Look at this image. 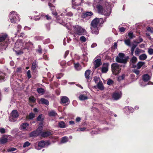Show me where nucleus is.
Here are the masks:
<instances>
[{
  "mask_svg": "<svg viewBox=\"0 0 153 153\" xmlns=\"http://www.w3.org/2000/svg\"><path fill=\"white\" fill-rule=\"evenodd\" d=\"M35 114L33 113H30L29 115L27 116L26 117L27 119L31 120L33 119L35 117Z\"/></svg>",
  "mask_w": 153,
  "mask_h": 153,
  "instance_id": "nucleus-24",
  "label": "nucleus"
},
{
  "mask_svg": "<svg viewBox=\"0 0 153 153\" xmlns=\"http://www.w3.org/2000/svg\"><path fill=\"white\" fill-rule=\"evenodd\" d=\"M29 101L30 102L35 103L36 102V99L33 96H30L29 98Z\"/></svg>",
  "mask_w": 153,
  "mask_h": 153,
  "instance_id": "nucleus-34",
  "label": "nucleus"
},
{
  "mask_svg": "<svg viewBox=\"0 0 153 153\" xmlns=\"http://www.w3.org/2000/svg\"><path fill=\"white\" fill-rule=\"evenodd\" d=\"M130 39H125L124 40L125 44L128 46H130L131 45Z\"/></svg>",
  "mask_w": 153,
  "mask_h": 153,
  "instance_id": "nucleus-41",
  "label": "nucleus"
},
{
  "mask_svg": "<svg viewBox=\"0 0 153 153\" xmlns=\"http://www.w3.org/2000/svg\"><path fill=\"white\" fill-rule=\"evenodd\" d=\"M122 94L121 92H115L113 93L112 95V97L115 100H119Z\"/></svg>",
  "mask_w": 153,
  "mask_h": 153,
  "instance_id": "nucleus-11",
  "label": "nucleus"
},
{
  "mask_svg": "<svg viewBox=\"0 0 153 153\" xmlns=\"http://www.w3.org/2000/svg\"><path fill=\"white\" fill-rule=\"evenodd\" d=\"M9 17L10 22L12 23H15L16 22H19V17L17 13L15 11H13L10 14Z\"/></svg>",
  "mask_w": 153,
  "mask_h": 153,
  "instance_id": "nucleus-6",
  "label": "nucleus"
},
{
  "mask_svg": "<svg viewBox=\"0 0 153 153\" xmlns=\"http://www.w3.org/2000/svg\"><path fill=\"white\" fill-rule=\"evenodd\" d=\"M17 32L18 33H20L21 29L22 28V26L20 25H18L17 27Z\"/></svg>",
  "mask_w": 153,
  "mask_h": 153,
  "instance_id": "nucleus-56",
  "label": "nucleus"
},
{
  "mask_svg": "<svg viewBox=\"0 0 153 153\" xmlns=\"http://www.w3.org/2000/svg\"><path fill=\"white\" fill-rule=\"evenodd\" d=\"M98 13H99L103 14L105 16H108L110 15L111 13V9L109 7L106 8V10L105 8H103L102 7L99 5L97 7Z\"/></svg>",
  "mask_w": 153,
  "mask_h": 153,
  "instance_id": "nucleus-4",
  "label": "nucleus"
},
{
  "mask_svg": "<svg viewBox=\"0 0 153 153\" xmlns=\"http://www.w3.org/2000/svg\"><path fill=\"white\" fill-rule=\"evenodd\" d=\"M27 76L28 79H29L31 77L30 71V70H29L27 71Z\"/></svg>",
  "mask_w": 153,
  "mask_h": 153,
  "instance_id": "nucleus-46",
  "label": "nucleus"
},
{
  "mask_svg": "<svg viewBox=\"0 0 153 153\" xmlns=\"http://www.w3.org/2000/svg\"><path fill=\"white\" fill-rule=\"evenodd\" d=\"M56 16V21L58 23L62 25H65V23L62 20L61 17L59 16Z\"/></svg>",
  "mask_w": 153,
  "mask_h": 153,
  "instance_id": "nucleus-17",
  "label": "nucleus"
},
{
  "mask_svg": "<svg viewBox=\"0 0 153 153\" xmlns=\"http://www.w3.org/2000/svg\"><path fill=\"white\" fill-rule=\"evenodd\" d=\"M36 91L39 94H43L45 92L44 90L42 88H38L37 89Z\"/></svg>",
  "mask_w": 153,
  "mask_h": 153,
  "instance_id": "nucleus-33",
  "label": "nucleus"
},
{
  "mask_svg": "<svg viewBox=\"0 0 153 153\" xmlns=\"http://www.w3.org/2000/svg\"><path fill=\"white\" fill-rule=\"evenodd\" d=\"M83 0H72V3L73 5L79 6L81 5V3Z\"/></svg>",
  "mask_w": 153,
  "mask_h": 153,
  "instance_id": "nucleus-15",
  "label": "nucleus"
},
{
  "mask_svg": "<svg viewBox=\"0 0 153 153\" xmlns=\"http://www.w3.org/2000/svg\"><path fill=\"white\" fill-rule=\"evenodd\" d=\"M137 59L136 57L134 56H133L130 61V63L135 64L137 62Z\"/></svg>",
  "mask_w": 153,
  "mask_h": 153,
  "instance_id": "nucleus-29",
  "label": "nucleus"
},
{
  "mask_svg": "<svg viewBox=\"0 0 153 153\" xmlns=\"http://www.w3.org/2000/svg\"><path fill=\"white\" fill-rule=\"evenodd\" d=\"M147 30L148 31L150 32L151 33H153V30H151V28L149 27H147Z\"/></svg>",
  "mask_w": 153,
  "mask_h": 153,
  "instance_id": "nucleus-64",
  "label": "nucleus"
},
{
  "mask_svg": "<svg viewBox=\"0 0 153 153\" xmlns=\"http://www.w3.org/2000/svg\"><path fill=\"white\" fill-rule=\"evenodd\" d=\"M16 149L15 148L12 147L10 148H8L7 149V151L8 152H13L16 150Z\"/></svg>",
  "mask_w": 153,
  "mask_h": 153,
  "instance_id": "nucleus-49",
  "label": "nucleus"
},
{
  "mask_svg": "<svg viewBox=\"0 0 153 153\" xmlns=\"http://www.w3.org/2000/svg\"><path fill=\"white\" fill-rule=\"evenodd\" d=\"M12 116L13 118H17L19 117L18 111L16 110H13L11 113Z\"/></svg>",
  "mask_w": 153,
  "mask_h": 153,
  "instance_id": "nucleus-22",
  "label": "nucleus"
},
{
  "mask_svg": "<svg viewBox=\"0 0 153 153\" xmlns=\"http://www.w3.org/2000/svg\"><path fill=\"white\" fill-rule=\"evenodd\" d=\"M18 36L19 37H22L24 38H25L26 37L25 33H21L20 34L18 35Z\"/></svg>",
  "mask_w": 153,
  "mask_h": 153,
  "instance_id": "nucleus-48",
  "label": "nucleus"
},
{
  "mask_svg": "<svg viewBox=\"0 0 153 153\" xmlns=\"http://www.w3.org/2000/svg\"><path fill=\"white\" fill-rule=\"evenodd\" d=\"M40 101L42 104H45L47 105L49 104V102L48 100L45 98H41L40 99Z\"/></svg>",
  "mask_w": 153,
  "mask_h": 153,
  "instance_id": "nucleus-25",
  "label": "nucleus"
},
{
  "mask_svg": "<svg viewBox=\"0 0 153 153\" xmlns=\"http://www.w3.org/2000/svg\"><path fill=\"white\" fill-rule=\"evenodd\" d=\"M32 45L33 44L30 42L26 43L25 45L26 47L27 48L29 47L30 46H32Z\"/></svg>",
  "mask_w": 153,
  "mask_h": 153,
  "instance_id": "nucleus-52",
  "label": "nucleus"
},
{
  "mask_svg": "<svg viewBox=\"0 0 153 153\" xmlns=\"http://www.w3.org/2000/svg\"><path fill=\"white\" fill-rule=\"evenodd\" d=\"M86 129V128H85L83 127V128H78L77 130L78 131H84Z\"/></svg>",
  "mask_w": 153,
  "mask_h": 153,
  "instance_id": "nucleus-60",
  "label": "nucleus"
},
{
  "mask_svg": "<svg viewBox=\"0 0 153 153\" xmlns=\"http://www.w3.org/2000/svg\"><path fill=\"white\" fill-rule=\"evenodd\" d=\"M128 36H129L130 39H133L135 37V36L133 35V33L131 32H129L128 34Z\"/></svg>",
  "mask_w": 153,
  "mask_h": 153,
  "instance_id": "nucleus-45",
  "label": "nucleus"
},
{
  "mask_svg": "<svg viewBox=\"0 0 153 153\" xmlns=\"http://www.w3.org/2000/svg\"><path fill=\"white\" fill-rule=\"evenodd\" d=\"M51 132L47 131L43 132L41 134V136L43 137H45L51 136Z\"/></svg>",
  "mask_w": 153,
  "mask_h": 153,
  "instance_id": "nucleus-20",
  "label": "nucleus"
},
{
  "mask_svg": "<svg viewBox=\"0 0 153 153\" xmlns=\"http://www.w3.org/2000/svg\"><path fill=\"white\" fill-rule=\"evenodd\" d=\"M44 120V118L43 117V115L40 114L39 115L37 118V120L39 121H41L42 123Z\"/></svg>",
  "mask_w": 153,
  "mask_h": 153,
  "instance_id": "nucleus-27",
  "label": "nucleus"
},
{
  "mask_svg": "<svg viewBox=\"0 0 153 153\" xmlns=\"http://www.w3.org/2000/svg\"><path fill=\"white\" fill-rule=\"evenodd\" d=\"M111 70L113 74L117 75L121 72V68L117 63H114L111 65Z\"/></svg>",
  "mask_w": 153,
  "mask_h": 153,
  "instance_id": "nucleus-5",
  "label": "nucleus"
},
{
  "mask_svg": "<svg viewBox=\"0 0 153 153\" xmlns=\"http://www.w3.org/2000/svg\"><path fill=\"white\" fill-rule=\"evenodd\" d=\"M21 126L22 129H25L29 126V124L27 123H24L22 124Z\"/></svg>",
  "mask_w": 153,
  "mask_h": 153,
  "instance_id": "nucleus-35",
  "label": "nucleus"
},
{
  "mask_svg": "<svg viewBox=\"0 0 153 153\" xmlns=\"http://www.w3.org/2000/svg\"><path fill=\"white\" fill-rule=\"evenodd\" d=\"M80 40L82 42H85L86 41V39L85 37L83 36H82L80 37Z\"/></svg>",
  "mask_w": 153,
  "mask_h": 153,
  "instance_id": "nucleus-51",
  "label": "nucleus"
},
{
  "mask_svg": "<svg viewBox=\"0 0 153 153\" xmlns=\"http://www.w3.org/2000/svg\"><path fill=\"white\" fill-rule=\"evenodd\" d=\"M137 45L135 44H133L132 47L131 48V54L133 55L134 54V52L135 48L137 47Z\"/></svg>",
  "mask_w": 153,
  "mask_h": 153,
  "instance_id": "nucleus-42",
  "label": "nucleus"
},
{
  "mask_svg": "<svg viewBox=\"0 0 153 153\" xmlns=\"http://www.w3.org/2000/svg\"><path fill=\"white\" fill-rule=\"evenodd\" d=\"M38 48L36 49V52L40 54H41L42 53V49L41 48V46L39 45L38 46Z\"/></svg>",
  "mask_w": 153,
  "mask_h": 153,
  "instance_id": "nucleus-37",
  "label": "nucleus"
},
{
  "mask_svg": "<svg viewBox=\"0 0 153 153\" xmlns=\"http://www.w3.org/2000/svg\"><path fill=\"white\" fill-rule=\"evenodd\" d=\"M66 62L65 61H63L61 62L60 63V64L62 66H64L66 64Z\"/></svg>",
  "mask_w": 153,
  "mask_h": 153,
  "instance_id": "nucleus-63",
  "label": "nucleus"
},
{
  "mask_svg": "<svg viewBox=\"0 0 153 153\" xmlns=\"http://www.w3.org/2000/svg\"><path fill=\"white\" fill-rule=\"evenodd\" d=\"M70 102L69 98L66 96L62 97L61 99V104H65V105H68Z\"/></svg>",
  "mask_w": 153,
  "mask_h": 153,
  "instance_id": "nucleus-12",
  "label": "nucleus"
},
{
  "mask_svg": "<svg viewBox=\"0 0 153 153\" xmlns=\"http://www.w3.org/2000/svg\"><path fill=\"white\" fill-rule=\"evenodd\" d=\"M16 53L17 55H20L23 54V52L22 51L20 50L19 51H16Z\"/></svg>",
  "mask_w": 153,
  "mask_h": 153,
  "instance_id": "nucleus-58",
  "label": "nucleus"
},
{
  "mask_svg": "<svg viewBox=\"0 0 153 153\" xmlns=\"http://www.w3.org/2000/svg\"><path fill=\"white\" fill-rule=\"evenodd\" d=\"M48 114L50 117H55L57 115V113L53 110L49 112Z\"/></svg>",
  "mask_w": 153,
  "mask_h": 153,
  "instance_id": "nucleus-26",
  "label": "nucleus"
},
{
  "mask_svg": "<svg viewBox=\"0 0 153 153\" xmlns=\"http://www.w3.org/2000/svg\"><path fill=\"white\" fill-rule=\"evenodd\" d=\"M73 27L74 31L75 36L82 35L86 33L85 30L80 26L76 25L73 26Z\"/></svg>",
  "mask_w": 153,
  "mask_h": 153,
  "instance_id": "nucleus-3",
  "label": "nucleus"
},
{
  "mask_svg": "<svg viewBox=\"0 0 153 153\" xmlns=\"http://www.w3.org/2000/svg\"><path fill=\"white\" fill-rule=\"evenodd\" d=\"M101 61V60L100 59H97L95 60L94 62H95V64L94 67L95 69L99 67L102 64Z\"/></svg>",
  "mask_w": 153,
  "mask_h": 153,
  "instance_id": "nucleus-14",
  "label": "nucleus"
},
{
  "mask_svg": "<svg viewBox=\"0 0 153 153\" xmlns=\"http://www.w3.org/2000/svg\"><path fill=\"white\" fill-rule=\"evenodd\" d=\"M148 53L149 55L153 54V49L150 48L148 50Z\"/></svg>",
  "mask_w": 153,
  "mask_h": 153,
  "instance_id": "nucleus-50",
  "label": "nucleus"
},
{
  "mask_svg": "<svg viewBox=\"0 0 153 153\" xmlns=\"http://www.w3.org/2000/svg\"><path fill=\"white\" fill-rule=\"evenodd\" d=\"M133 72L137 75H138L140 73V71L137 69H134Z\"/></svg>",
  "mask_w": 153,
  "mask_h": 153,
  "instance_id": "nucleus-57",
  "label": "nucleus"
},
{
  "mask_svg": "<svg viewBox=\"0 0 153 153\" xmlns=\"http://www.w3.org/2000/svg\"><path fill=\"white\" fill-rule=\"evenodd\" d=\"M42 133V131L37 128L36 130L31 132L29 134L30 137H35L40 135Z\"/></svg>",
  "mask_w": 153,
  "mask_h": 153,
  "instance_id": "nucleus-9",
  "label": "nucleus"
},
{
  "mask_svg": "<svg viewBox=\"0 0 153 153\" xmlns=\"http://www.w3.org/2000/svg\"><path fill=\"white\" fill-rule=\"evenodd\" d=\"M58 126L61 128H64L66 127L65 123L63 121H61L58 123Z\"/></svg>",
  "mask_w": 153,
  "mask_h": 153,
  "instance_id": "nucleus-23",
  "label": "nucleus"
},
{
  "mask_svg": "<svg viewBox=\"0 0 153 153\" xmlns=\"http://www.w3.org/2000/svg\"><path fill=\"white\" fill-rule=\"evenodd\" d=\"M145 63L142 62H139L137 64V69H140L141 67L144 65Z\"/></svg>",
  "mask_w": 153,
  "mask_h": 153,
  "instance_id": "nucleus-30",
  "label": "nucleus"
},
{
  "mask_svg": "<svg viewBox=\"0 0 153 153\" xmlns=\"http://www.w3.org/2000/svg\"><path fill=\"white\" fill-rule=\"evenodd\" d=\"M139 58L140 60H143L147 59V56L145 54H143L139 56Z\"/></svg>",
  "mask_w": 153,
  "mask_h": 153,
  "instance_id": "nucleus-28",
  "label": "nucleus"
},
{
  "mask_svg": "<svg viewBox=\"0 0 153 153\" xmlns=\"http://www.w3.org/2000/svg\"><path fill=\"white\" fill-rule=\"evenodd\" d=\"M103 65H104L105 66V67H103L101 69L102 72V73H106L108 70V63H104Z\"/></svg>",
  "mask_w": 153,
  "mask_h": 153,
  "instance_id": "nucleus-19",
  "label": "nucleus"
},
{
  "mask_svg": "<svg viewBox=\"0 0 153 153\" xmlns=\"http://www.w3.org/2000/svg\"><path fill=\"white\" fill-rule=\"evenodd\" d=\"M69 53V51H65V55H64V58H65L68 55Z\"/></svg>",
  "mask_w": 153,
  "mask_h": 153,
  "instance_id": "nucleus-61",
  "label": "nucleus"
},
{
  "mask_svg": "<svg viewBox=\"0 0 153 153\" xmlns=\"http://www.w3.org/2000/svg\"><path fill=\"white\" fill-rule=\"evenodd\" d=\"M38 66V62L36 60H34L32 62L31 65V69L32 72L35 73L36 72V68Z\"/></svg>",
  "mask_w": 153,
  "mask_h": 153,
  "instance_id": "nucleus-10",
  "label": "nucleus"
},
{
  "mask_svg": "<svg viewBox=\"0 0 153 153\" xmlns=\"http://www.w3.org/2000/svg\"><path fill=\"white\" fill-rule=\"evenodd\" d=\"M5 74L3 73H0V82H1L4 79Z\"/></svg>",
  "mask_w": 153,
  "mask_h": 153,
  "instance_id": "nucleus-40",
  "label": "nucleus"
},
{
  "mask_svg": "<svg viewBox=\"0 0 153 153\" xmlns=\"http://www.w3.org/2000/svg\"><path fill=\"white\" fill-rule=\"evenodd\" d=\"M0 132L1 134H3L5 133L6 130L5 129L3 128H0Z\"/></svg>",
  "mask_w": 153,
  "mask_h": 153,
  "instance_id": "nucleus-53",
  "label": "nucleus"
},
{
  "mask_svg": "<svg viewBox=\"0 0 153 153\" xmlns=\"http://www.w3.org/2000/svg\"><path fill=\"white\" fill-rule=\"evenodd\" d=\"M74 66L76 69H77L79 67L80 64L79 63H74Z\"/></svg>",
  "mask_w": 153,
  "mask_h": 153,
  "instance_id": "nucleus-55",
  "label": "nucleus"
},
{
  "mask_svg": "<svg viewBox=\"0 0 153 153\" xmlns=\"http://www.w3.org/2000/svg\"><path fill=\"white\" fill-rule=\"evenodd\" d=\"M48 5L49 6L51 11H52V14L55 16H57V13L56 11L55 6L50 3H48Z\"/></svg>",
  "mask_w": 153,
  "mask_h": 153,
  "instance_id": "nucleus-13",
  "label": "nucleus"
},
{
  "mask_svg": "<svg viewBox=\"0 0 153 153\" xmlns=\"http://www.w3.org/2000/svg\"><path fill=\"white\" fill-rule=\"evenodd\" d=\"M68 137H67L65 136L62 138L61 142L62 143H64L68 142Z\"/></svg>",
  "mask_w": 153,
  "mask_h": 153,
  "instance_id": "nucleus-39",
  "label": "nucleus"
},
{
  "mask_svg": "<svg viewBox=\"0 0 153 153\" xmlns=\"http://www.w3.org/2000/svg\"><path fill=\"white\" fill-rule=\"evenodd\" d=\"M8 139L7 138H4L3 137L0 140L1 143L2 144H4L8 142Z\"/></svg>",
  "mask_w": 153,
  "mask_h": 153,
  "instance_id": "nucleus-36",
  "label": "nucleus"
},
{
  "mask_svg": "<svg viewBox=\"0 0 153 153\" xmlns=\"http://www.w3.org/2000/svg\"><path fill=\"white\" fill-rule=\"evenodd\" d=\"M9 42V37L7 34L0 35V45H7Z\"/></svg>",
  "mask_w": 153,
  "mask_h": 153,
  "instance_id": "nucleus-7",
  "label": "nucleus"
},
{
  "mask_svg": "<svg viewBox=\"0 0 153 153\" xmlns=\"http://www.w3.org/2000/svg\"><path fill=\"white\" fill-rule=\"evenodd\" d=\"M104 22L102 18H96L91 22V30L93 34L97 35L99 33V29L98 25L100 26Z\"/></svg>",
  "mask_w": 153,
  "mask_h": 153,
  "instance_id": "nucleus-1",
  "label": "nucleus"
},
{
  "mask_svg": "<svg viewBox=\"0 0 153 153\" xmlns=\"http://www.w3.org/2000/svg\"><path fill=\"white\" fill-rule=\"evenodd\" d=\"M97 87L101 91H102L104 89V87L102 82L101 80H100L99 82L97 84Z\"/></svg>",
  "mask_w": 153,
  "mask_h": 153,
  "instance_id": "nucleus-21",
  "label": "nucleus"
},
{
  "mask_svg": "<svg viewBox=\"0 0 153 153\" xmlns=\"http://www.w3.org/2000/svg\"><path fill=\"white\" fill-rule=\"evenodd\" d=\"M125 74H123L122 76H120L117 77V80L119 81H120L122 80L125 79Z\"/></svg>",
  "mask_w": 153,
  "mask_h": 153,
  "instance_id": "nucleus-38",
  "label": "nucleus"
},
{
  "mask_svg": "<svg viewBox=\"0 0 153 153\" xmlns=\"http://www.w3.org/2000/svg\"><path fill=\"white\" fill-rule=\"evenodd\" d=\"M45 17L46 19L48 20H49L51 19V16H49L48 15H45Z\"/></svg>",
  "mask_w": 153,
  "mask_h": 153,
  "instance_id": "nucleus-59",
  "label": "nucleus"
},
{
  "mask_svg": "<svg viewBox=\"0 0 153 153\" xmlns=\"http://www.w3.org/2000/svg\"><path fill=\"white\" fill-rule=\"evenodd\" d=\"M93 79L96 83H98V81L100 80V78L97 76L94 77Z\"/></svg>",
  "mask_w": 153,
  "mask_h": 153,
  "instance_id": "nucleus-43",
  "label": "nucleus"
},
{
  "mask_svg": "<svg viewBox=\"0 0 153 153\" xmlns=\"http://www.w3.org/2000/svg\"><path fill=\"white\" fill-rule=\"evenodd\" d=\"M79 99L82 101L86 100L88 99L87 96H85L83 94H81L79 97Z\"/></svg>",
  "mask_w": 153,
  "mask_h": 153,
  "instance_id": "nucleus-31",
  "label": "nucleus"
},
{
  "mask_svg": "<svg viewBox=\"0 0 153 153\" xmlns=\"http://www.w3.org/2000/svg\"><path fill=\"white\" fill-rule=\"evenodd\" d=\"M114 81L111 79H109L107 82V84L108 85H111L113 84Z\"/></svg>",
  "mask_w": 153,
  "mask_h": 153,
  "instance_id": "nucleus-47",
  "label": "nucleus"
},
{
  "mask_svg": "<svg viewBox=\"0 0 153 153\" xmlns=\"http://www.w3.org/2000/svg\"><path fill=\"white\" fill-rule=\"evenodd\" d=\"M119 31L121 32H124L126 30V28L123 27H121L119 28Z\"/></svg>",
  "mask_w": 153,
  "mask_h": 153,
  "instance_id": "nucleus-54",
  "label": "nucleus"
},
{
  "mask_svg": "<svg viewBox=\"0 0 153 153\" xmlns=\"http://www.w3.org/2000/svg\"><path fill=\"white\" fill-rule=\"evenodd\" d=\"M125 54L123 53H119L118 56L116 57V62L119 63L126 64L129 58V56H126L125 57Z\"/></svg>",
  "mask_w": 153,
  "mask_h": 153,
  "instance_id": "nucleus-2",
  "label": "nucleus"
},
{
  "mask_svg": "<svg viewBox=\"0 0 153 153\" xmlns=\"http://www.w3.org/2000/svg\"><path fill=\"white\" fill-rule=\"evenodd\" d=\"M45 145V141L43 140H42L38 144V146L39 147L42 148L44 147Z\"/></svg>",
  "mask_w": 153,
  "mask_h": 153,
  "instance_id": "nucleus-32",
  "label": "nucleus"
},
{
  "mask_svg": "<svg viewBox=\"0 0 153 153\" xmlns=\"http://www.w3.org/2000/svg\"><path fill=\"white\" fill-rule=\"evenodd\" d=\"M140 52V51H139V49L138 48H136V50L135 51V54H138Z\"/></svg>",
  "mask_w": 153,
  "mask_h": 153,
  "instance_id": "nucleus-62",
  "label": "nucleus"
},
{
  "mask_svg": "<svg viewBox=\"0 0 153 153\" xmlns=\"http://www.w3.org/2000/svg\"><path fill=\"white\" fill-rule=\"evenodd\" d=\"M91 72V71L89 70H88L85 71V76L87 80L90 79H91V77L89 75Z\"/></svg>",
  "mask_w": 153,
  "mask_h": 153,
  "instance_id": "nucleus-16",
  "label": "nucleus"
},
{
  "mask_svg": "<svg viewBox=\"0 0 153 153\" xmlns=\"http://www.w3.org/2000/svg\"><path fill=\"white\" fill-rule=\"evenodd\" d=\"M150 78V76L148 74H144L142 76V79L144 82H148Z\"/></svg>",
  "mask_w": 153,
  "mask_h": 153,
  "instance_id": "nucleus-18",
  "label": "nucleus"
},
{
  "mask_svg": "<svg viewBox=\"0 0 153 153\" xmlns=\"http://www.w3.org/2000/svg\"><path fill=\"white\" fill-rule=\"evenodd\" d=\"M30 144V143L28 141H26L25 143L23 145V147L24 148H25L29 146Z\"/></svg>",
  "mask_w": 153,
  "mask_h": 153,
  "instance_id": "nucleus-44",
  "label": "nucleus"
},
{
  "mask_svg": "<svg viewBox=\"0 0 153 153\" xmlns=\"http://www.w3.org/2000/svg\"><path fill=\"white\" fill-rule=\"evenodd\" d=\"M93 15V13L92 12L88 11L86 12L83 13L81 15V17L83 19L88 20L90 19Z\"/></svg>",
  "mask_w": 153,
  "mask_h": 153,
  "instance_id": "nucleus-8",
  "label": "nucleus"
}]
</instances>
